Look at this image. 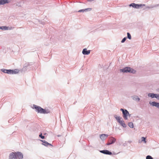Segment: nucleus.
<instances>
[{"label": "nucleus", "mask_w": 159, "mask_h": 159, "mask_svg": "<svg viewBox=\"0 0 159 159\" xmlns=\"http://www.w3.org/2000/svg\"><path fill=\"white\" fill-rule=\"evenodd\" d=\"M146 159H153L150 156L148 155L146 157Z\"/></svg>", "instance_id": "24"}, {"label": "nucleus", "mask_w": 159, "mask_h": 159, "mask_svg": "<svg viewBox=\"0 0 159 159\" xmlns=\"http://www.w3.org/2000/svg\"><path fill=\"white\" fill-rule=\"evenodd\" d=\"M115 118L116 119L117 121L123 127H125L126 125L125 123L122 118L120 116H117L116 115L114 116Z\"/></svg>", "instance_id": "3"}, {"label": "nucleus", "mask_w": 159, "mask_h": 159, "mask_svg": "<svg viewBox=\"0 0 159 159\" xmlns=\"http://www.w3.org/2000/svg\"><path fill=\"white\" fill-rule=\"evenodd\" d=\"M123 117L125 120H127V116L128 115H129V112L127 110H125V112H123Z\"/></svg>", "instance_id": "8"}, {"label": "nucleus", "mask_w": 159, "mask_h": 159, "mask_svg": "<svg viewBox=\"0 0 159 159\" xmlns=\"http://www.w3.org/2000/svg\"><path fill=\"white\" fill-rule=\"evenodd\" d=\"M100 152L102 153H103L104 154H108V155H111L112 153L109 152L107 150H102L100 151Z\"/></svg>", "instance_id": "9"}, {"label": "nucleus", "mask_w": 159, "mask_h": 159, "mask_svg": "<svg viewBox=\"0 0 159 159\" xmlns=\"http://www.w3.org/2000/svg\"><path fill=\"white\" fill-rule=\"evenodd\" d=\"M41 141L43 143H45V144L42 143V144L44 146H47V145H49L52 146V145L51 144L49 143H48L46 142L45 140H41Z\"/></svg>", "instance_id": "14"}, {"label": "nucleus", "mask_w": 159, "mask_h": 159, "mask_svg": "<svg viewBox=\"0 0 159 159\" xmlns=\"http://www.w3.org/2000/svg\"><path fill=\"white\" fill-rule=\"evenodd\" d=\"M129 126L131 128H133L134 127V125L132 123L129 122L128 124Z\"/></svg>", "instance_id": "19"}, {"label": "nucleus", "mask_w": 159, "mask_h": 159, "mask_svg": "<svg viewBox=\"0 0 159 159\" xmlns=\"http://www.w3.org/2000/svg\"><path fill=\"white\" fill-rule=\"evenodd\" d=\"M150 103L153 106H155L159 108V103L157 102H150Z\"/></svg>", "instance_id": "11"}, {"label": "nucleus", "mask_w": 159, "mask_h": 159, "mask_svg": "<svg viewBox=\"0 0 159 159\" xmlns=\"http://www.w3.org/2000/svg\"><path fill=\"white\" fill-rule=\"evenodd\" d=\"M108 136V135H107L103 134L100 135V138L102 140H103L106 139Z\"/></svg>", "instance_id": "10"}, {"label": "nucleus", "mask_w": 159, "mask_h": 159, "mask_svg": "<svg viewBox=\"0 0 159 159\" xmlns=\"http://www.w3.org/2000/svg\"><path fill=\"white\" fill-rule=\"evenodd\" d=\"M16 159H22L23 158V155L22 153L19 152H16Z\"/></svg>", "instance_id": "5"}, {"label": "nucleus", "mask_w": 159, "mask_h": 159, "mask_svg": "<svg viewBox=\"0 0 159 159\" xmlns=\"http://www.w3.org/2000/svg\"><path fill=\"white\" fill-rule=\"evenodd\" d=\"M126 39V38H124L122 39V41H121V43H123L125 41Z\"/></svg>", "instance_id": "27"}, {"label": "nucleus", "mask_w": 159, "mask_h": 159, "mask_svg": "<svg viewBox=\"0 0 159 159\" xmlns=\"http://www.w3.org/2000/svg\"><path fill=\"white\" fill-rule=\"evenodd\" d=\"M33 108H34L38 113L43 114H46L49 112V111L43 109L41 107L35 105H33Z\"/></svg>", "instance_id": "2"}, {"label": "nucleus", "mask_w": 159, "mask_h": 159, "mask_svg": "<svg viewBox=\"0 0 159 159\" xmlns=\"http://www.w3.org/2000/svg\"><path fill=\"white\" fill-rule=\"evenodd\" d=\"M142 6V4H136V6H135V8H138L139 7H141Z\"/></svg>", "instance_id": "22"}, {"label": "nucleus", "mask_w": 159, "mask_h": 159, "mask_svg": "<svg viewBox=\"0 0 159 159\" xmlns=\"http://www.w3.org/2000/svg\"><path fill=\"white\" fill-rule=\"evenodd\" d=\"M158 91H159V89H158Z\"/></svg>", "instance_id": "31"}, {"label": "nucleus", "mask_w": 159, "mask_h": 159, "mask_svg": "<svg viewBox=\"0 0 159 159\" xmlns=\"http://www.w3.org/2000/svg\"><path fill=\"white\" fill-rule=\"evenodd\" d=\"M8 2L7 0H0V5L4 4Z\"/></svg>", "instance_id": "15"}, {"label": "nucleus", "mask_w": 159, "mask_h": 159, "mask_svg": "<svg viewBox=\"0 0 159 159\" xmlns=\"http://www.w3.org/2000/svg\"><path fill=\"white\" fill-rule=\"evenodd\" d=\"M9 159H16V153L12 152L11 153L9 156Z\"/></svg>", "instance_id": "7"}, {"label": "nucleus", "mask_w": 159, "mask_h": 159, "mask_svg": "<svg viewBox=\"0 0 159 159\" xmlns=\"http://www.w3.org/2000/svg\"><path fill=\"white\" fill-rule=\"evenodd\" d=\"M116 140V139L113 137L110 138L109 141L107 143V145H108L114 143L115 142Z\"/></svg>", "instance_id": "6"}, {"label": "nucleus", "mask_w": 159, "mask_h": 159, "mask_svg": "<svg viewBox=\"0 0 159 159\" xmlns=\"http://www.w3.org/2000/svg\"><path fill=\"white\" fill-rule=\"evenodd\" d=\"M155 98H156L157 99L159 100V94H155Z\"/></svg>", "instance_id": "21"}, {"label": "nucleus", "mask_w": 159, "mask_h": 159, "mask_svg": "<svg viewBox=\"0 0 159 159\" xmlns=\"http://www.w3.org/2000/svg\"><path fill=\"white\" fill-rule=\"evenodd\" d=\"M155 94L150 93L148 94V96L152 98H154Z\"/></svg>", "instance_id": "17"}, {"label": "nucleus", "mask_w": 159, "mask_h": 159, "mask_svg": "<svg viewBox=\"0 0 159 159\" xmlns=\"http://www.w3.org/2000/svg\"><path fill=\"white\" fill-rule=\"evenodd\" d=\"M19 70L17 69H15V70H12L11 72V74H16L19 72Z\"/></svg>", "instance_id": "13"}, {"label": "nucleus", "mask_w": 159, "mask_h": 159, "mask_svg": "<svg viewBox=\"0 0 159 159\" xmlns=\"http://www.w3.org/2000/svg\"><path fill=\"white\" fill-rule=\"evenodd\" d=\"M136 100L137 101H139L140 100V99L139 98H137V99H136Z\"/></svg>", "instance_id": "30"}, {"label": "nucleus", "mask_w": 159, "mask_h": 159, "mask_svg": "<svg viewBox=\"0 0 159 159\" xmlns=\"http://www.w3.org/2000/svg\"><path fill=\"white\" fill-rule=\"evenodd\" d=\"M0 28L4 30H8V27L6 26L1 27Z\"/></svg>", "instance_id": "18"}, {"label": "nucleus", "mask_w": 159, "mask_h": 159, "mask_svg": "<svg viewBox=\"0 0 159 159\" xmlns=\"http://www.w3.org/2000/svg\"><path fill=\"white\" fill-rule=\"evenodd\" d=\"M136 6V4L134 3H132L129 5L130 6H132L134 8H135Z\"/></svg>", "instance_id": "20"}, {"label": "nucleus", "mask_w": 159, "mask_h": 159, "mask_svg": "<svg viewBox=\"0 0 159 159\" xmlns=\"http://www.w3.org/2000/svg\"><path fill=\"white\" fill-rule=\"evenodd\" d=\"M85 11V10H80L79 11V12H81V11Z\"/></svg>", "instance_id": "29"}, {"label": "nucleus", "mask_w": 159, "mask_h": 159, "mask_svg": "<svg viewBox=\"0 0 159 159\" xmlns=\"http://www.w3.org/2000/svg\"><path fill=\"white\" fill-rule=\"evenodd\" d=\"M120 71L123 72H129L135 73L136 71L130 67H126L124 68L120 69Z\"/></svg>", "instance_id": "4"}, {"label": "nucleus", "mask_w": 159, "mask_h": 159, "mask_svg": "<svg viewBox=\"0 0 159 159\" xmlns=\"http://www.w3.org/2000/svg\"><path fill=\"white\" fill-rule=\"evenodd\" d=\"M120 110L122 111L123 113V112H125V110H124L122 108L120 109Z\"/></svg>", "instance_id": "28"}, {"label": "nucleus", "mask_w": 159, "mask_h": 159, "mask_svg": "<svg viewBox=\"0 0 159 159\" xmlns=\"http://www.w3.org/2000/svg\"><path fill=\"white\" fill-rule=\"evenodd\" d=\"M12 71L11 70H6L4 69L3 70V72L5 73L11 74V72Z\"/></svg>", "instance_id": "16"}, {"label": "nucleus", "mask_w": 159, "mask_h": 159, "mask_svg": "<svg viewBox=\"0 0 159 159\" xmlns=\"http://www.w3.org/2000/svg\"><path fill=\"white\" fill-rule=\"evenodd\" d=\"M127 34L128 38H129V39H131V37L130 34L129 33H127Z\"/></svg>", "instance_id": "23"}, {"label": "nucleus", "mask_w": 159, "mask_h": 159, "mask_svg": "<svg viewBox=\"0 0 159 159\" xmlns=\"http://www.w3.org/2000/svg\"><path fill=\"white\" fill-rule=\"evenodd\" d=\"M90 53V50L87 51L86 48L84 49L82 51V53L84 55H88Z\"/></svg>", "instance_id": "12"}, {"label": "nucleus", "mask_w": 159, "mask_h": 159, "mask_svg": "<svg viewBox=\"0 0 159 159\" xmlns=\"http://www.w3.org/2000/svg\"><path fill=\"white\" fill-rule=\"evenodd\" d=\"M142 141H144L145 143H146V141H145V138L144 137H142Z\"/></svg>", "instance_id": "25"}, {"label": "nucleus", "mask_w": 159, "mask_h": 159, "mask_svg": "<svg viewBox=\"0 0 159 159\" xmlns=\"http://www.w3.org/2000/svg\"><path fill=\"white\" fill-rule=\"evenodd\" d=\"M39 136L42 139H43L44 138V136H42V134H40Z\"/></svg>", "instance_id": "26"}, {"label": "nucleus", "mask_w": 159, "mask_h": 159, "mask_svg": "<svg viewBox=\"0 0 159 159\" xmlns=\"http://www.w3.org/2000/svg\"><path fill=\"white\" fill-rule=\"evenodd\" d=\"M33 108H34L38 113L43 114H46L49 112V111L43 109L41 107L35 105H33Z\"/></svg>", "instance_id": "1"}]
</instances>
